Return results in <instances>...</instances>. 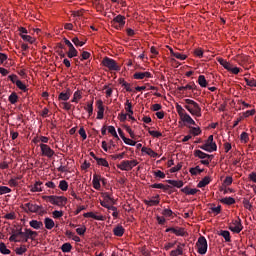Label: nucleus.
<instances>
[{"mask_svg": "<svg viewBox=\"0 0 256 256\" xmlns=\"http://www.w3.org/2000/svg\"><path fill=\"white\" fill-rule=\"evenodd\" d=\"M125 111H126V113H128V115H133V104H131V102H129V100H126Z\"/></svg>", "mask_w": 256, "mask_h": 256, "instance_id": "nucleus-39", "label": "nucleus"}, {"mask_svg": "<svg viewBox=\"0 0 256 256\" xmlns=\"http://www.w3.org/2000/svg\"><path fill=\"white\" fill-rule=\"evenodd\" d=\"M8 101L12 105H15V103H17V101H19V96L17 95V93L12 92L11 95L8 97Z\"/></svg>", "mask_w": 256, "mask_h": 256, "instance_id": "nucleus-37", "label": "nucleus"}, {"mask_svg": "<svg viewBox=\"0 0 256 256\" xmlns=\"http://www.w3.org/2000/svg\"><path fill=\"white\" fill-rule=\"evenodd\" d=\"M195 157H199V159H209L210 161H212L214 156L206 154L205 152H203L201 150H196L195 151Z\"/></svg>", "mask_w": 256, "mask_h": 256, "instance_id": "nucleus-16", "label": "nucleus"}, {"mask_svg": "<svg viewBox=\"0 0 256 256\" xmlns=\"http://www.w3.org/2000/svg\"><path fill=\"white\" fill-rule=\"evenodd\" d=\"M151 189H162V191H164L165 193H167V191H169V189H171V185H165V184H152L150 185Z\"/></svg>", "mask_w": 256, "mask_h": 256, "instance_id": "nucleus-17", "label": "nucleus"}, {"mask_svg": "<svg viewBox=\"0 0 256 256\" xmlns=\"http://www.w3.org/2000/svg\"><path fill=\"white\" fill-rule=\"evenodd\" d=\"M16 86L24 93H27V91H29V89H27V86L21 80L16 82Z\"/></svg>", "mask_w": 256, "mask_h": 256, "instance_id": "nucleus-46", "label": "nucleus"}, {"mask_svg": "<svg viewBox=\"0 0 256 256\" xmlns=\"http://www.w3.org/2000/svg\"><path fill=\"white\" fill-rule=\"evenodd\" d=\"M190 173L193 176L200 175V173H203V169H201L199 166H196L194 168H190Z\"/></svg>", "mask_w": 256, "mask_h": 256, "instance_id": "nucleus-42", "label": "nucleus"}, {"mask_svg": "<svg viewBox=\"0 0 256 256\" xmlns=\"http://www.w3.org/2000/svg\"><path fill=\"white\" fill-rule=\"evenodd\" d=\"M124 143L126 145H130L131 147H135L137 145V142L132 140V139H129V138H124Z\"/></svg>", "mask_w": 256, "mask_h": 256, "instance_id": "nucleus-59", "label": "nucleus"}, {"mask_svg": "<svg viewBox=\"0 0 256 256\" xmlns=\"http://www.w3.org/2000/svg\"><path fill=\"white\" fill-rule=\"evenodd\" d=\"M181 191L185 193V195H196V193H199V189H191L189 186L182 188Z\"/></svg>", "mask_w": 256, "mask_h": 256, "instance_id": "nucleus-23", "label": "nucleus"}, {"mask_svg": "<svg viewBox=\"0 0 256 256\" xmlns=\"http://www.w3.org/2000/svg\"><path fill=\"white\" fill-rule=\"evenodd\" d=\"M218 63H220L222 65V67H224V69H226L227 71L231 70V63H229L227 60L223 59V58H217Z\"/></svg>", "mask_w": 256, "mask_h": 256, "instance_id": "nucleus-29", "label": "nucleus"}, {"mask_svg": "<svg viewBox=\"0 0 256 256\" xmlns=\"http://www.w3.org/2000/svg\"><path fill=\"white\" fill-rule=\"evenodd\" d=\"M190 128V133L194 135V137H197V135H201V128L199 127H193V126H188Z\"/></svg>", "mask_w": 256, "mask_h": 256, "instance_id": "nucleus-41", "label": "nucleus"}, {"mask_svg": "<svg viewBox=\"0 0 256 256\" xmlns=\"http://www.w3.org/2000/svg\"><path fill=\"white\" fill-rule=\"evenodd\" d=\"M232 184H233V177L231 176H227L223 181L224 187H229V185H232Z\"/></svg>", "mask_w": 256, "mask_h": 256, "instance_id": "nucleus-52", "label": "nucleus"}, {"mask_svg": "<svg viewBox=\"0 0 256 256\" xmlns=\"http://www.w3.org/2000/svg\"><path fill=\"white\" fill-rule=\"evenodd\" d=\"M66 55L69 59H73V57H77L79 55V52L75 46H73L72 48H69V51L66 53Z\"/></svg>", "mask_w": 256, "mask_h": 256, "instance_id": "nucleus-30", "label": "nucleus"}, {"mask_svg": "<svg viewBox=\"0 0 256 256\" xmlns=\"http://www.w3.org/2000/svg\"><path fill=\"white\" fill-rule=\"evenodd\" d=\"M176 111H177L181 120L183 118H185V115H188L187 112L184 110L183 106H181L179 104H176Z\"/></svg>", "mask_w": 256, "mask_h": 256, "instance_id": "nucleus-28", "label": "nucleus"}, {"mask_svg": "<svg viewBox=\"0 0 256 256\" xmlns=\"http://www.w3.org/2000/svg\"><path fill=\"white\" fill-rule=\"evenodd\" d=\"M21 39H23V41H26L27 43H35V38L29 36V35H25V34H20Z\"/></svg>", "mask_w": 256, "mask_h": 256, "instance_id": "nucleus-44", "label": "nucleus"}, {"mask_svg": "<svg viewBox=\"0 0 256 256\" xmlns=\"http://www.w3.org/2000/svg\"><path fill=\"white\" fill-rule=\"evenodd\" d=\"M211 183V178L209 176H205L198 184L197 187L199 189H203V187H207Z\"/></svg>", "mask_w": 256, "mask_h": 256, "instance_id": "nucleus-20", "label": "nucleus"}, {"mask_svg": "<svg viewBox=\"0 0 256 256\" xmlns=\"http://www.w3.org/2000/svg\"><path fill=\"white\" fill-rule=\"evenodd\" d=\"M219 235L225 239L226 243H231V233L229 231L222 230Z\"/></svg>", "mask_w": 256, "mask_h": 256, "instance_id": "nucleus-32", "label": "nucleus"}, {"mask_svg": "<svg viewBox=\"0 0 256 256\" xmlns=\"http://www.w3.org/2000/svg\"><path fill=\"white\" fill-rule=\"evenodd\" d=\"M44 201H48L51 205H57L58 207H65L67 205V198L65 196H43Z\"/></svg>", "mask_w": 256, "mask_h": 256, "instance_id": "nucleus-2", "label": "nucleus"}, {"mask_svg": "<svg viewBox=\"0 0 256 256\" xmlns=\"http://www.w3.org/2000/svg\"><path fill=\"white\" fill-rule=\"evenodd\" d=\"M206 145H208V147H212L213 148V145H217L214 141H213V135H210L208 137V139L205 141Z\"/></svg>", "mask_w": 256, "mask_h": 256, "instance_id": "nucleus-57", "label": "nucleus"}, {"mask_svg": "<svg viewBox=\"0 0 256 256\" xmlns=\"http://www.w3.org/2000/svg\"><path fill=\"white\" fill-rule=\"evenodd\" d=\"M23 235H24L23 228L13 230L12 235L9 238V241H11L12 243H17L18 239H21Z\"/></svg>", "mask_w": 256, "mask_h": 256, "instance_id": "nucleus-7", "label": "nucleus"}, {"mask_svg": "<svg viewBox=\"0 0 256 256\" xmlns=\"http://www.w3.org/2000/svg\"><path fill=\"white\" fill-rule=\"evenodd\" d=\"M137 161H122L121 163L117 164L118 169L121 171H131L133 167H137Z\"/></svg>", "mask_w": 256, "mask_h": 256, "instance_id": "nucleus-5", "label": "nucleus"}, {"mask_svg": "<svg viewBox=\"0 0 256 256\" xmlns=\"http://www.w3.org/2000/svg\"><path fill=\"white\" fill-rule=\"evenodd\" d=\"M148 133L149 135H151L152 137H156L157 139H159V137H163V134L161 132L150 130L149 128H148Z\"/></svg>", "mask_w": 256, "mask_h": 256, "instance_id": "nucleus-48", "label": "nucleus"}, {"mask_svg": "<svg viewBox=\"0 0 256 256\" xmlns=\"http://www.w3.org/2000/svg\"><path fill=\"white\" fill-rule=\"evenodd\" d=\"M154 199L156 200H144V204L148 205V207H153V205H159V194H157Z\"/></svg>", "mask_w": 256, "mask_h": 256, "instance_id": "nucleus-26", "label": "nucleus"}, {"mask_svg": "<svg viewBox=\"0 0 256 256\" xmlns=\"http://www.w3.org/2000/svg\"><path fill=\"white\" fill-rule=\"evenodd\" d=\"M169 51H170V55L172 57H175L176 59H179V61H185V59H187V55L181 54L179 52H175L173 48H169Z\"/></svg>", "mask_w": 256, "mask_h": 256, "instance_id": "nucleus-15", "label": "nucleus"}, {"mask_svg": "<svg viewBox=\"0 0 256 256\" xmlns=\"http://www.w3.org/2000/svg\"><path fill=\"white\" fill-rule=\"evenodd\" d=\"M0 253H2V255H11V250L7 248L4 242L0 243Z\"/></svg>", "mask_w": 256, "mask_h": 256, "instance_id": "nucleus-36", "label": "nucleus"}, {"mask_svg": "<svg viewBox=\"0 0 256 256\" xmlns=\"http://www.w3.org/2000/svg\"><path fill=\"white\" fill-rule=\"evenodd\" d=\"M111 23H118L120 26H125V16L123 15H117Z\"/></svg>", "mask_w": 256, "mask_h": 256, "instance_id": "nucleus-25", "label": "nucleus"}, {"mask_svg": "<svg viewBox=\"0 0 256 256\" xmlns=\"http://www.w3.org/2000/svg\"><path fill=\"white\" fill-rule=\"evenodd\" d=\"M166 233H174L177 237H185V228L170 227L166 229Z\"/></svg>", "mask_w": 256, "mask_h": 256, "instance_id": "nucleus-8", "label": "nucleus"}, {"mask_svg": "<svg viewBox=\"0 0 256 256\" xmlns=\"http://www.w3.org/2000/svg\"><path fill=\"white\" fill-rule=\"evenodd\" d=\"M85 111L88 112L89 117L93 115V100L87 104V107H85Z\"/></svg>", "mask_w": 256, "mask_h": 256, "instance_id": "nucleus-51", "label": "nucleus"}, {"mask_svg": "<svg viewBox=\"0 0 256 256\" xmlns=\"http://www.w3.org/2000/svg\"><path fill=\"white\" fill-rule=\"evenodd\" d=\"M210 210L212 213H214V215H219V213H221V205H218L217 207L213 206L210 208Z\"/></svg>", "mask_w": 256, "mask_h": 256, "instance_id": "nucleus-62", "label": "nucleus"}, {"mask_svg": "<svg viewBox=\"0 0 256 256\" xmlns=\"http://www.w3.org/2000/svg\"><path fill=\"white\" fill-rule=\"evenodd\" d=\"M108 132L112 134L115 139H119V135H117V130H115V126H109Z\"/></svg>", "mask_w": 256, "mask_h": 256, "instance_id": "nucleus-55", "label": "nucleus"}, {"mask_svg": "<svg viewBox=\"0 0 256 256\" xmlns=\"http://www.w3.org/2000/svg\"><path fill=\"white\" fill-rule=\"evenodd\" d=\"M196 247L200 255H205V253H207L208 248L207 238H205L204 236H200L196 242Z\"/></svg>", "mask_w": 256, "mask_h": 256, "instance_id": "nucleus-4", "label": "nucleus"}, {"mask_svg": "<svg viewBox=\"0 0 256 256\" xmlns=\"http://www.w3.org/2000/svg\"><path fill=\"white\" fill-rule=\"evenodd\" d=\"M97 119L101 120L103 119L104 115H105V106H103V101L102 100H98L97 101Z\"/></svg>", "mask_w": 256, "mask_h": 256, "instance_id": "nucleus-10", "label": "nucleus"}, {"mask_svg": "<svg viewBox=\"0 0 256 256\" xmlns=\"http://www.w3.org/2000/svg\"><path fill=\"white\" fill-rule=\"evenodd\" d=\"M142 153H146V155H149V157H153V159L159 157V154L157 152L153 151V149L148 147H143Z\"/></svg>", "mask_w": 256, "mask_h": 256, "instance_id": "nucleus-18", "label": "nucleus"}, {"mask_svg": "<svg viewBox=\"0 0 256 256\" xmlns=\"http://www.w3.org/2000/svg\"><path fill=\"white\" fill-rule=\"evenodd\" d=\"M30 227H32V229H41V227H43V222L41 221H37V220H31L29 222Z\"/></svg>", "mask_w": 256, "mask_h": 256, "instance_id": "nucleus-34", "label": "nucleus"}, {"mask_svg": "<svg viewBox=\"0 0 256 256\" xmlns=\"http://www.w3.org/2000/svg\"><path fill=\"white\" fill-rule=\"evenodd\" d=\"M219 202L222 203L223 205H235L236 203L235 198L233 197H224L220 199Z\"/></svg>", "mask_w": 256, "mask_h": 256, "instance_id": "nucleus-21", "label": "nucleus"}, {"mask_svg": "<svg viewBox=\"0 0 256 256\" xmlns=\"http://www.w3.org/2000/svg\"><path fill=\"white\" fill-rule=\"evenodd\" d=\"M194 55L196 57H199V59L203 58V49L197 48L194 50Z\"/></svg>", "mask_w": 256, "mask_h": 256, "instance_id": "nucleus-63", "label": "nucleus"}, {"mask_svg": "<svg viewBox=\"0 0 256 256\" xmlns=\"http://www.w3.org/2000/svg\"><path fill=\"white\" fill-rule=\"evenodd\" d=\"M243 205H244L245 209H248V211H253V204L249 200L244 199Z\"/></svg>", "mask_w": 256, "mask_h": 256, "instance_id": "nucleus-50", "label": "nucleus"}, {"mask_svg": "<svg viewBox=\"0 0 256 256\" xmlns=\"http://www.w3.org/2000/svg\"><path fill=\"white\" fill-rule=\"evenodd\" d=\"M184 109H187L193 116L201 117V106L195 100L185 99Z\"/></svg>", "mask_w": 256, "mask_h": 256, "instance_id": "nucleus-1", "label": "nucleus"}, {"mask_svg": "<svg viewBox=\"0 0 256 256\" xmlns=\"http://www.w3.org/2000/svg\"><path fill=\"white\" fill-rule=\"evenodd\" d=\"M81 93L79 91L74 92L72 103H79V100L81 99Z\"/></svg>", "mask_w": 256, "mask_h": 256, "instance_id": "nucleus-54", "label": "nucleus"}, {"mask_svg": "<svg viewBox=\"0 0 256 256\" xmlns=\"http://www.w3.org/2000/svg\"><path fill=\"white\" fill-rule=\"evenodd\" d=\"M153 175H154L155 179H165V177H166L164 172L161 170H154Z\"/></svg>", "mask_w": 256, "mask_h": 256, "instance_id": "nucleus-40", "label": "nucleus"}, {"mask_svg": "<svg viewBox=\"0 0 256 256\" xmlns=\"http://www.w3.org/2000/svg\"><path fill=\"white\" fill-rule=\"evenodd\" d=\"M73 249V245L71 243L66 242L61 246L62 253H71V250Z\"/></svg>", "mask_w": 256, "mask_h": 256, "instance_id": "nucleus-33", "label": "nucleus"}, {"mask_svg": "<svg viewBox=\"0 0 256 256\" xmlns=\"http://www.w3.org/2000/svg\"><path fill=\"white\" fill-rule=\"evenodd\" d=\"M101 181L105 183V179L101 178L100 175L94 174L93 180H92L94 189H97V190L101 189Z\"/></svg>", "mask_w": 256, "mask_h": 256, "instance_id": "nucleus-11", "label": "nucleus"}, {"mask_svg": "<svg viewBox=\"0 0 256 256\" xmlns=\"http://www.w3.org/2000/svg\"><path fill=\"white\" fill-rule=\"evenodd\" d=\"M16 255H24V253H27V246L21 245L19 248L15 249Z\"/></svg>", "mask_w": 256, "mask_h": 256, "instance_id": "nucleus-43", "label": "nucleus"}, {"mask_svg": "<svg viewBox=\"0 0 256 256\" xmlns=\"http://www.w3.org/2000/svg\"><path fill=\"white\" fill-rule=\"evenodd\" d=\"M41 185H43V182L37 181L33 186H31L30 191H32V193H39L43 191V188L41 187Z\"/></svg>", "mask_w": 256, "mask_h": 256, "instance_id": "nucleus-22", "label": "nucleus"}, {"mask_svg": "<svg viewBox=\"0 0 256 256\" xmlns=\"http://www.w3.org/2000/svg\"><path fill=\"white\" fill-rule=\"evenodd\" d=\"M52 217L54 219H61L63 217V211L55 210L52 212Z\"/></svg>", "mask_w": 256, "mask_h": 256, "instance_id": "nucleus-56", "label": "nucleus"}, {"mask_svg": "<svg viewBox=\"0 0 256 256\" xmlns=\"http://www.w3.org/2000/svg\"><path fill=\"white\" fill-rule=\"evenodd\" d=\"M113 233L116 237H123V235L125 234V228H123V226L121 225H117L113 229Z\"/></svg>", "mask_w": 256, "mask_h": 256, "instance_id": "nucleus-19", "label": "nucleus"}, {"mask_svg": "<svg viewBox=\"0 0 256 256\" xmlns=\"http://www.w3.org/2000/svg\"><path fill=\"white\" fill-rule=\"evenodd\" d=\"M198 83H199L200 87H207V79H205V76L200 75L198 77Z\"/></svg>", "mask_w": 256, "mask_h": 256, "instance_id": "nucleus-47", "label": "nucleus"}, {"mask_svg": "<svg viewBox=\"0 0 256 256\" xmlns=\"http://www.w3.org/2000/svg\"><path fill=\"white\" fill-rule=\"evenodd\" d=\"M183 255V248L181 246H178L176 250H172L170 252V256H179Z\"/></svg>", "mask_w": 256, "mask_h": 256, "instance_id": "nucleus-45", "label": "nucleus"}, {"mask_svg": "<svg viewBox=\"0 0 256 256\" xmlns=\"http://www.w3.org/2000/svg\"><path fill=\"white\" fill-rule=\"evenodd\" d=\"M229 229L233 233H241V231H243V224H241V218L238 217L237 220L230 224Z\"/></svg>", "mask_w": 256, "mask_h": 256, "instance_id": "nucleus-6", "label": "nucleus"}, {"mask_svg": "<svg viewBox=\"0 0 256 256\" xmlns=\"http://www.w3.org/2000/svg\"><path fill=\"white\" fill-rule=\"evenodd\" d=\"M183 165L181 163H178L176 166L170 168V173H177V171H181V168Z\"/></svg>", "mask_w": 256, "mask_h": 256, "instance_id": "nucleus-60", "label": "nucleus"}, {"mask_svg": "<svg viewBox=\"0 0 256 256\" xmlns=\"http://www.w3.org/2000/svg\"><path fill=\"white\" fill-rule=\"evenodd\" d=\"M200 149H203V151H208V153H213V151H217V145H213V147L206 145L205 143L201 146H199Z\"/></svg>", "mask_w": 256, "mask_h": 256, "instance_id": "nucleus-31", "label": "nucleus"}, {"mask_svg": "<svg viewBox=\"0 0 256 256\" xmlns=\"http://www.w3.org/2000/svg\"><path fill=\"white\" fill-rule=\"evenodd\" d=\"M72 43H74L76 47H83V45H85V42L80 41L78 37H74Z\"/></svg>", "mask_w": 256, "mask_h": 256, "instance_id": "nucleus-53", "label": "nucleus"}, {"mask_svg": "<svg viewBox=\"0 0 256 256\" xmlns=\"http://www.w3.org/2000/svg\"><path fill=\"white\" fill-rule=\"evenodd\" d=\"M246 81V85H248V87H256V80H249L247 78H245Z\"/></svg>", "mask_w": 256, "mask_h": 256, "instance_id": "nucleus-64", "label": "nucleus"}, {"mask_svg": "<svg viewBox=\"0 0 256 256\" xmlns=\"http://www.w3.org/2000/svg\"><path fill=\"white\" fill-rule=\"evenodd\" d=\"M59 189H61V191H67V189H69V184L67 183V181L65 180L60 181Z\"/></svg>", "mask_w": 256, "mask_h": 256, "instance_id": "nucleus-49", "label": "nucleus"}, {"mask_svg": "<svg viewBox=\"0 0 256 256\" xmlns=\"http://www.w3.org/2000/svg\"><path fill=\"white\" fill-rule=\"evenodd\" d=\"M181 121H183V123H187L188 125H197V123H195V120H193V118H191V115L189 114H185L184 118Z\"/></svg>", "mask_w": 256, "mask_h": 256, "instance_id": "nucleus-35", "label": "nucleus"}, {"mask_svg": "<svg viewBox=\"0 0 256 256\" xmlns=\"http://www.w3.org/2000/svg\"><path fill=\"white\" fill-rule=\"evenodd\" d=\"M151 77H153L151 72H135L133 75L134 79H151Z\"/></svg>", "mask_w": 256, "mask_h": 256, "instance_id": "nucleus-13", "label": "nucleus"}, {"mask_svg": "<svg viewBox=\"0 0 256 256\" xmlns=\"http://www.w3.org/2000/svg\"><path fill=\"white\" fill-rule=\"evenodd\" d=\"M37 235H39V234L36 231L26 228L25 232L23 234V237H27L28 239L35 241V239L37 238Z\"/></svg>", "mask_w": 256, "mask_h": 256, "instance_id": "nucleus-14", "label": "nucleus"}, {"mask_svg": "<svg viewBox=\"0 0 256 256\" xmlns=\"http://www.w3.org/2000/svg\"><path fill=\"white\" fill-rule=\"evenodd\" d=\"M40 149L45 157H53V155L55 154V152L53 151V149H51V147H49V145L40 144Z\"/></svg>", "mask_w": 256, "mask_h": 256, "instance_id": "nucleus-9", "label": "nucleus"}, {"mask_svg": "<svg viewBox=\"0 0 256 256\" xmlns=\"http://www.w3.org/2000/svg\"><path fill=\"white\" fill-rule=\"evenodd\" d=\"M44 225L48 230L53 229V227H55V221H53V219L47 217L44 219Z\"/></svg>", "mask_w": 256, "mask_h": 256, "instance_id": "nucleus-27", "label": "nucleus"}, {"mask_svg": "<svg viewBox=\"0 0 256 256\" xmlns=\"http://www.w3.org/2000/svg\"><path fill=\"white\" fill-rule=\"evenodd\" d=\"M71 97V93L70 92H61L59 94V101H69V98Z\"/></svg>", "mask_w": 256, "mask_h": 256, "instance_id": "nucleus-38", "label": "nucleus"}, {"mask_svg": "<svg viewBox=\"0 0 256 256\" xmlns=\"http://www.w3.org/2000/svg\"><path fill=\"white\" fill-rule=\"evenodd\" d=\"M166 183L172 185V187H177V189H181V187L184 185L183 181L181 180H166Z\"/></svg>", "mask_w": 256, "mask_h": 256, "instance_id": "nucleus-24", "label": "nucleus"}, {"mask_svg": "<svg viewBox=\"0 0 256 256\" xmlns=\"http://www.w3.org/2000/svg\"><path fill=\"white\" fill-rule=\"evenodd\" d=\"M6 193H11V188L7 186H0V195H6Z\"/></svg>", "mask_w": 256, "mask_h": 256, "instance_id": "nucleus-58", "label": "nucleus"}, {"mask_svg": "<svg viewBox=\"0 0 256 256\" xmlns=\"http://www.w3.org/2000/svg\"><path fill=\"white\" fill-rule=\"evenodd\" d=\"M125 131H127V133H129L131 139H135V132H133V130L131 129V127L125 125L124 126Z\"/></svg>", "mask_w": 256, "mask_h": 256, "instance_id": "nucleus-61", "label": "nucleus"}, {"mask_svg": "<svg viewBox=\"0 0 256 256\" xmlns=\"http://www.w3.org/2000/svg\"><path fill=\"white\" fill-rule=\"evenodd\" d=\"M102 65L103 67H107L109 71H121V67L117 65V61L109 57H105L102 60Z\"/></svg>", "mask_w": 256, "mask_h": 256, "instance_id": "nucleus-3", "label": "nucleus"}, {"mask_svg": "<svg viewBox=\"0 0 256 256\" xmlns=\"http://www.w3.org/2000/svg\"><path fill=\"white\" fill-rule=\"evenodd\" d=\"M24 207L28 209L30 213H39V209H41V206L33 204L31 202L26 203Z\"/></svg>", "mask_w": 256, "mask_h": 256, "instance_id": "nucleus-12", "label": "nucleus"}]
</instances>
